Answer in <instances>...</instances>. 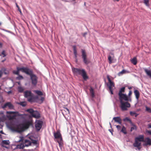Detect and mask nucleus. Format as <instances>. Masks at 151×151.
I'll return each mask as SVG.
<instances>
[{"mask_svg": "<svg viewBox=\"0 0 151 151\" xmlns=\"http://www.w3.org/2000/svg\"><path fill=\"white\" fill-rule=\"evenodd\" d=\"M131 63L134 65H136L137 63V58L136 57H134L131 60Z\"/></svg>", "mask_w": 151, "mask_h": 151, "instance_id": "cd10ccee", "label": "nucleus"}, {"mask_svg": "<svg viewBox=\"0 0 151 151\" xmlns=\"http://www.w3.org/2000/svg\"><path fill=\"white\" fill-rule=\"evenodd\" d=\"M110 54L111 55H110L112 56L113 58H114V54L112 52H110Z\"/></svg>", "mask_w": 151, "mask_h": 151, "instance_id": "3c124183", "label": "nucleus"}, {"mask_svg": "<svg viewBox=\"0 0 151 151\" xmlns=\"http://www.w3.org/2000/svg\"><path fill=\"white\" fill-rule=\"evenodd\" d=\"M31 116L36 118H39L40 117L39 112L37 111H34Z\"/></svg>", "mask_w": 151, "mask_h": 151, "instance_id": "f3484780", "label": "nucleus"}, {"mask_svg": "<svg viewBox=\"0 0 151 151\" xmlns=\"http://www.w3.org/2000/svg\"><path fill=\"white\" fill-rule=\"evenodd\" d=\"M133 146L134 147H137L139 150H140L141 148V147H140L141 146V143L135 139V141L133 144Z\"/></svg>", "mask_w": 151, "mask_h": 151, "instance_id": "ddd939ff", "label": "nucleus"}, {"mask_svg": "<svg viewBox=\"0 0 151 151\" xmlns=\"http://www.w3.org/2000/svg\"><path fill=\"white\" fill-rule=\"evenodd\" d=\"M90 92V96H91L92 98L94 97L95 95L94 94V91L93 89L91 87L89 89Z\"/></svg>", "mask_w": 151, "mask_h": 151, "instance_id": "4be33fe9", "label": "nucleus"}, {"mask_svg": "<svg viewBox=\"0 0 151 151\" xmlns=\"http://www.w3.org/2000/svg\"><path fill=\"white\" fill-rule=\"evenodd\" d=\"M2 146H3V147H5L4 146H3V145H2Z\"/></svg>", "mask_w": 151, "mask_h": 151, "instance_id": "69168bd1", "label": "nucleus"}, {"mask_svg": "<svg viewBox=\"0 0 151 151\" xmlns=\"http://www.w3.org/2000/svg\"><path fill=\"white\" fill-rule=\"evenodd\" d=\"M32 124V123L31 122L28 121L26 122L24 124H22L23 127L24 129V131L26 129H28L29 126Z\"/></svg>", "mask_w": 151, "mask_h": 151, "instance_id": "4468645a", "label": "nucleus"}, {"mask_svg": "<svg viewBox=\"0 0 151 151\" xmlns=\"http://www.w3.org/2000/svg\"><path fill=\"white\" fill-rule=\"evenodd\" d=\"M144 142L145 143V145H151V139L148 137L145 138Z\"/></svg>", "mask_w": 151, "mask_h": 151, "instance_id": "6ab92c4d", "label": "nucleus"}, {"mask_svg": "<svg viewBox=\"0 0 151 151\" xmlns=\"http://www.w3.org/2000/svg\"><path fill=\"white\" fill-rule=\"evenodd\" d=\"M131 125L133 127L131 128L130 131H132L134 130H136L137 129V127L133 123L132 124H131Z\"/></svg>", "mask_w": 151, "mask_h": 151, "instance_id": "c85d7f7f", "label": "nucleus"}, {"mask_svg": "<svg viewBox=\"0 0 151 151\" xmlns=\"http://www.w3.org/2000/svg\"><path fill=\"white\" fill-rule=\"evenodd\" d=\"M16 4L17 7L18 8V11L20 13H22V12H21V10L20 9L19 6L17 5V4Z\"/></svg>", "mask_w": 151, "mask_h": 151, "instance_id": "49530a36", "label": "nucleus"}, {"mask_svg": "<svg viewBox=\"0 0 151 151\" xmlns=\"http://www.w3.org/2000/svg\"><path fill=\"white\" fill-rule=\"evenodd\" d=\"M62 112L63 115H68L69 114V111L68 109L64 107L63 109L62 110Z\"/></svg>", "mask_w": 151, "mask_h": 151, "instance_id": "412c9836", "label": "nucleus"}, {"mask_svg": "<svg viewBox=\"0 0 151 151\" xmlns=\"http://www.w3.org/2000/svg\"><path fill=\"white\" fill-rule=\"evenodd\" d=\"M132 93V92L130 90L129 91V93L128 94V96H127V97L128 98V100L127 101H131V100L130 98V96L131 95Z\"/></svg>", "mask_w": 151, "mask_h": 151, "instance_id": "7c9ffc66", "label": "nucleus"}, {"mask_svg": "<svg viewBox=\"0 0 151 151\" xmlns=\"http://www.w3.org/2000/svg\"><path fill=\"white\" fill-rule=\"evenodd\" d=\"M12 93V92L11 91H9L8 92V94H10V93Z\"/></svg>", "mask_w": 151, "mask_h": 151, "instance_id": "13d9d810", "label": "nucleus"}, {"mask_svg": "<svg viewBox=\"0 0 151 151\" xmlns=\"http://www.w3.org/2000/svg\"><path fill=\"white\" fill-rule=\"evenodd\" d=\"M12 129L13 131L19 132H21L24 131V129L22 124H19L12 127Z\"/></svg>", "mask_w": 151, "mask_h": 151, "instance_id": "423d86ee", "label": "nucleus"}, {"mask_svg": "<svg viewBox=\"0 0 151 151\" xmlns=\"http://www.w3.org/2000/svg\"><path fill=\"white\" fill-rule=\"evenodd\" d=\"M125 87H123L120 88L118 94L119 96V99H123L125 101H127L128 100L127 96L123 93L125 91Z\"/></svg>", "mask_w": 151, "mask_h": 151, "instance_id": "f03ea898", "label": "nucleus"}, {"mask_svg": "<svg viewBox=\"0 0 151 151\" xmlns=\"http://www.w3.org/2000/svg\"><path fill=\"white\" fill-rule=\"evenodd\" d=\"M24 142L25 146L28 147L31 145V142L28 140L25 139Z\"/></svg>", "mask_w": 151, "mask_h": 151, "instance_id": "b1692460", "label": "nucleus"}, {"mask_svg": "<svg viewBox=\"0 0 151 151\" xmlns=\"http://www.w3.org/2000/svg\"><path fill=\"white\" fill-rule=\"evenodd\" d=\"M2 144L6 145L9 144V140H4L2 141Z\"/></svg>", "mask_w": 151, "mask_h": 151, "instance_id": "e433bc0d", "label": "nucleus"}, {"mask_svg": "<svg viewBox=\"0 0 151 151\" xmlns=\"http://www.w3.org/2000/svg\"><path fill=\"white\" fill-rule=\"evenodd\" d=\"M124 121H127L129 122L131 124H132V122L131 121V120L128 117H126L124 119H123Z\"/></svg>", "mask_w": 151, "mask_h": 151, "instance_id": "4c0bfd02", "label": "nucleus"}, {"mask_svg": "<svg viewBox=\"0 0 151 151\" xmlns=\"http://www.w3.org/2000/svg\"><path fill=\"white\" fill-rule=\"evenodd\" d=\"M120 104V108L121 110L123 111H126L127 110V108H129L130 107V103L127 101L124 102L123 99H119Z\"/></svg>", "mask_w": 151, "mask_h": 151, "instance_id": "39448f33", "label": "nucleus"}, {"mask_svg": "<svg viewBox=\"0 0 151 151\" xmlns=\"http://www.w3.org/2000/svg\"><path fill=\"white\" fill-rule=\"evenodd\" d=\"M3 74L2 71L0 70V78L1 77Z\"/></svg>", "mask_w": 151, "mask_h": 151, "instance_id": "09e8293b", "label": "nucleus"}, {"mask_svg": "<svg viewBox=\"0 0 151 151\" xmlns=\"http://www.w3.org/2000/svg\"><path fill=\"white\" fill-rule=\"evenodd\" d=\"M34 92L35 93L37 94L38 95L42 96L43 95V93L40 91L39 90H35Z\"/></svg>", "mask_w": 151, "mask_h": 151, "instance_id": "2f4dec72", "label": "nucleus"}, {"mask_svg": "<svg viewBox=\"0 0 151 151\" xmlns=\"http://www.w3.org/2000/svg\"><path fill=\"white\" fill-rule=\"evenodd\" d=\"M43 123V122L40 120H38L36 121L35 126L37 131H39L40 130L42 127Z\"/></svg>", "mask_w": 151, "mask_h": 151, "instance_id": "9b49d317", "label": "nucleus"}, {"mask_svg": "<svg viewBox=\"0 0 151 151\" xmlns=\"http://www.w3.org/2000/svg\"><path fill=\"white\" fill-rule=\"evenodd\" d=\"M6 114H17L18 113L17 111H7ZM16 115H14L12 116L10 115L7 116V117L10 120H13L14 119L16 118Z\"/></svg>", "mask_w": 151, "mask_h": 151, "instance_id": "9d476101", "label": "nucleus"}, {"mask_svg": "<svg viewBox=\"0 0 151 151\" xmlns=\"http://www.w3.org/2000/svg\"><path fill=\"white\" fill-rule=\"evenodd\" d=\"M25 147V146L24 145L20 144L17 145L16 147V148L19 149H23Z\"/></svg>", "mask_w": 151, "mask_h": 151, "instance_id": "bb28decb", "label": "nucleus"}, {"mask_svg": "<svg viewBox=\"0 0 151 151\" xmlns=\"http://www.w3.org/2000/svg\"><path fill=\"white\" fill-rule=\"evenodd\" d=\"M113 0L114 1H118L119 0Z\"/></svg>", "mask_w": 151, "mask_h": 151, "instance_id": "052dcab7", "label": "nucleus"}, {"mask_svg": "<svg viewBox=\"0 0 151 151\" xmlns=\"http://www.w3.org/2000/svg\"><path fill=\"white\" fill-rule=\"evenodd\" d=\"M135 139L139 142H144L145 140L144 136L143 135H139L138 137H136Z\"/></svg>", "mask_w": 151, "mask_h": 151, "instance_id": "dca6fc26", "label": "nucleus"}, {"mask_svg": "<svg viewBox=\"0 0 151 151\" xmlns=\"http://www.w3.org/2000/svg\"><path fill=\"white\" fill-rule=\"evenodd\" d=\"M108 81L109 82V84L107 85L109 89H111L112 88V87L114 86V84L113 82L111 81L110 78L109 76L107 77Z\"/></svg>", "mask_w": 151, "mask_h": 151, "instance_id": "2eb2a0df", "label": "nucleus"}, {"mask_svg": "<svg viewBox=\"0 0 151 151\" xmlns=\"http://www.w3.org/2000/svg\"><path fill=\"white\" fill-rule=\"evenodd\" d=\"M25 97L28 98V101L29 102L32 101L33 99L32 94L30 91H26L24 92Z\"/></svg>", "mask_w": 151, "mask_h": 151, "instance_id": "6e6552de", "label": "nucleus"}, {"mask_svg": "<svg viewBox=\"0 0 151 151\" xmlns=\"http://www.w3.org/2000/svg\"><path fill=\"white\" fill-rule=\"evenodd\" d=\"M18 91L19 92L22 93L24 89L23 87L21 86H19L18 88Z\"/></svg>", "mask_w": 151, "mask_h": 151, "instance_id": "c9c22d12", "label": "nucleus"}, {"mask_svg": "<svg viewBox=\"0 0 151 151\" xmlns=\"http://www.w3.org/2000/svg\"><path fill=\"white\" fill-rule=\"evenodd\" d=\"M20 105L23 106H25L26 105V103L24 102H20L19 103Z\"/></svg>", "mask_w": 151, "mask_h": 151, "instance_id": "37998d69", "label": "nucleus"}, {"mask_svg": "<svg viewBox=\"0 0 151 151\" xmlns=\"http://www.w3.org/2000/svg\"><path fill=\"white\" fill-rule=\"evenodd\" d=\"M144 71L147 74V75L151 78V71L150 70H148L146 69H144Z\"/></svg>", "mask_w": 151, "mask_h": 151, "instance_id": "a878e982", "label": "nucleus"}, {"mask_svg": "<svg viewBox=\"0 0 151 151\" xmlns=\"http://www.w3.org/2000/svg\"><path fill=\"white\" fill-rule=\"evenodd\" d=\"M1 135L0 134V138H1Z\"/></svg>", "mask_w": 151, "mask_h": 151, "instance_id": "e2e57ef3", "label": "nucleus"}, {"mask_svg": "<svg viewBox=\"0 0 151 151\" xmlns=\"http://www.w3.org/2000/svg\"><path fill=\"white\" fill-rule=\"evenodd\" d=\"M32 143H33V144L35 145H36L37 144V140H32Z\"/></svg>", "mask_w": 151, "mask_h": 151, "instance_id": "a18cd8bd", "label": "nucleus"}, {"mask_svg": "<svg viewBox=\"0 0 151 151\" xmlns=\"http://www.w3.org/2000/svg\"><path fill=\"white\" fill-rule=\"evenodd\" d=\"M29 68L27 67H22V68H17V70H13V73L14 74L17 75H19V71H21L22 72L26 74L27 73Z\"/></svg>", "mask_w": 151, "mask_h": 151, "instance_id": "0eeeda50", "label": "nucleus"}, {"mask_svg": "<svg viewBox=\"0 0 151 151\" xmlns=\"http://www.w3.org/2000/svg\"><path fill=\"white\" fill-rule=\"evenodd\" d=\"M121 132L124 133V134H126L127 133V131H126V128L125 127L123 126L121 130Z\"/></svg>", "mask_w": 151, "mask_h": 151, "instance_id": "f704fd0d", "label": "nucleus"}, {"mask_svg": "<svg viewBox=\"0 0 151 151\" xmlns=\"http://www.w3.org/2000/svg\"><path fill=\"white\" fill-rule=\"evenodd\" d=\"M54 136L55 138L57 139V142L59 144V146L61 147L63 144V139L62 135L59 131H57L56 132L54 133Z\"/></svg>", "mask_w": 151, "mask_h": 151, "instance_id": "20e7f679", "label": "nucleus"}, {"mask_svg": "<svg viewBox=\"0 0 151 151\" xmlns=\"http://www.w3.org/2000/svg\"><path fill=\"white\" fill-rule=\"evenodd\" d=\"M73 53L75 56V58L76 59L77 58V51L76 49V47L75 45L73 46Z\"/></svg>", "mask_w": 151, "mask_h": 151, "instance_id": "5701e85b", "label": "nucleus"}, {"mask_svg": "<svg viewBox=\"0 0 151 151\" xmlns=\"http://www.w3.org/2000/svg\"><path fill=\"white\" fill-rule=\"evenodd\" d=\"M114 58H113L112 56L109 55L108 57V60L109 61V63L111 64L112 63Z\"/></svg>", "mask_w": 151, "mask_h": 151, "instance_id": "c756f323", "label": "nucleus"}, {"mask_svg": "<svg viewBox=\"0 0 151 151\" xmlns=\"http://www.w3.org/2000/svg\"><path fill=\"white\" fill-rule=\"evenodd\" d=\"M148 128H151V124H149L148 125Z\"/></svg>", "mask_w": 151, "mask_h": 151, "instance_id": "864d4df0", "label": "nucleus"}, {"mask_svg": "<svg viewBox=\"0 0 151 151\" xmlns=\"http://www.w3.org/2000/svg\"><path fill=\"white\" fill-rule=\"evenodd\" d=\"M130 114L132 116H134L135 117H136L138 115V114L134 111H130Z\"/></svg>", "mask_w": 151, "mask_h": 151, "instance_id": "72a5a7b5", "label": "nucleus"}, {"mask_svg": "<svg viewBox=\"0 0 151 151\" xmlns=\"http://www.w3.org/2000/svg\"><path fill=\"white\" fill-rule=\"evenodd\" d=\"M8 107L9 109H14V106L10 102H7L5 103L2 106L3 109Z\"/></svg>", "mask_w": 151, "mask_h": 151, "instance_id": "f8f14e48", "label": "nucleus"}, {"mask_svg": "<svg viewBox=\"0 0 151 151\" xmlns=\"http://www.w3.org/2000/svg\"><path fill=\"white\" fill-rule=\"evenodd\" d=\"M26 74L30 76L32 81V84L34 85H36L37 83V77L35 75L33 74L32 70L28 69Z\"/></svg>", "mask_w": 151, "mask_h": 151, "instance_id": "7ed1b4c3", "label": "nucleus"}, {"mask_svg": "<svg viewBox=\"0 0 151 151\" xmlns=\"http://www.w3.org/2000/svg\"><path fill=\"white\" fill-rule=\"evenodd\" d=\"M147 133H148V134H149L151 135V130L147 131Z\"/></svg>", "mask_w": 151, "mask_h": 151, "instance_id": "603ef678", "label": "nucleus"}, {"mask_svg": "<svg viewBox=\"0 0 151 151\" xmlns=\"http://www.w3.org/2000/svg\"><path fill=\"white\" fill-rule=\"evenodd\" d=\"M109 91L110 92V93L111 94H113V91L112 90V88H111V89H109Z\"/></svg>", "mask_w": 151, "mask_h": 151, "instance_id": "8fccbe9b", "label": "nucleus"}, {"mask_svg": "<svg viewBox=\"0 0 151 151\" xmlns=\"http://www.w3.org/2000/svg\"><path fill=\"white\" fill-rule=\"evenodd\" d=\"M82 58L84 63L86 64H88L89 63V60L87 58V56L86 51L85 50L81 49Z\"/></svg>", "mask_w": 151, "mask_h": 151, "instance_id": "1a4fd4ad", "label": "nucleus"}, {"mask_svg": "<svg viewBox=\"0 0 151 151\" xmlns=\"http://www.w3.org/2000/svg\"><path fill=\"white\" fill-rule=\"evenodd\" d=\"M128 88L129 89H132V87H128Z\"/></svg>", "mask_w": 151, "mask_h": 151, "instance_id": "bf43d9fd", "label": "nucleus"}, {"mask_svg": "<svg viewBox=\"0 0 151 151\" xmlns=\"http://www.w3.org/2000/svg\"><path fill=\"white\" fill-rule=\"evenodd\" d=\"M44 100V98L43 97H42L41 99V100L42 102Z\"/></svg>", "mask_w": 151, "mask_h": 151, "instance_id": "5fc2aeb1", "label": "nucleus"}, {"mask_svg": "<svg viewBox=\"0 0 151 151\" xmlns=\"http://www.w3.org/2000/svg\"><path fill=\"white\" fill-rule=\"evenodd\" d=\"M1 89V87L0 86V90Z\"/></svg>", "mask_w": 151, "mask_h": 151, "instance_id": "338daca9", "label": "nucleus"}, {"mask_svg": "<svg viewBox=\"0 0 151 151\" xmlns=\"http://www.w3.org/2000/svg\"><path fill=\"white\" fill-rule=\"evenodd\" d=\"M126 72V71L124 70H122L121 71L119 72L118 73V75L119 76H120L122 75L125 73Z\"/></svg>", "mask_w": 151, "mask_h": 151, "instance_id": "a19ab883", "label": "nucleus"}, {"mask_svg": "<svg viewBox=\"0 0 151 151\" xmlns=\"http://www.w3.org/2000/svg\"><path fill=\"white\" fill-rule=\"evenodd\" d=\"M134 92L136 99H138L139 96V91L136 90L134 91Z\"/></svg>", "mask_w": 151, "mask_h": 151, "instance_id": "393cba45", "label": "nucleus"}, {"mask_svg": "<svg viewBox=\"0 0 151 151\" xmlns=\"http://www.w3.org/2000/svg\"><path fill=\"white\" fill-rule=\"evenodd\" d=\"M26 111L28 112V113H30L32 115V114L34 112V111L32 109H27Z\"/></svg>", "mask_w": 151, "mask_h": 151, "instance_id": "473e14b6", "label": "nucleus"}, {"mask_svg": "<svg viewBox=\"0 0 151 151\" xmlns=\"http://www.w3.org/2000/svg\"><path fill=\"white\" fill-rule=\"evenodd\" d=\"M17 83H18V84L19 85L20 84V82H17Z\"/></svg>", "mask_w": 151, "mask_h": 151, "instance_id": "680f3d73", "label": "nucleus"}, {"mask_svg": "<svg viewBox=\"0 0 151 151\" xmlns=\"http://www.w3.org/2000/svg\"><path fill=\"white\" fill-rule=\"evenodd\" d=\"M146 110L149 112L151 113V109L149 108L146 107Z\"/></svg>", "mask_w": 151, "mask_h": 151, "instance_id": "c03bdc74", "label": "nucleus"}, {"mask_svg": "<svg viewBox=\"0 0 151 151\" xmlns=\"http://www.w3.org/2000/svg\"><path fill=\"white\" fill-rule=\"evenodd\" d=\"M6 119V117L5 115L2 113H0V122H4Z\"/></svg>", "mask_w": 151, "mask_h": 151, "instance_id": "aec40b11", "label": "nucleus"}, {"mask_svg": "<svg viewBox=\"0 0 151 151\" xmlns=\"http://www.w3.org/2000/svg\"><path fill=\"white\" fill-rule=\"evenodd\" d=\"M38 98V96H37L36 98Z\"/></svg>", "mask_w": 151, "mask_h": 151, "instance_id": "774afa93", "label": "nucleus"}, {"mask_svg": "<svg viewBox=\"0 0 151 151\" xmlns=\"http://www.w3.org/2000/svg\"><path fill=\"white\" fill-rule=\"evenodd\" d=\"M116 127L118 130H120L121 129V127L119 125H117Z\"/></svg>", "mask_w": 151, "mask_h": 151, "instance_id": "de8ad7c7", "label": "nucleus"}, {"mask_svg": "<svg viewBox=\"0 0 151 151\" xmlns=\"http://www.w3.org/2000/svg\"><path fill=\"white\" fill-rule=\"evenodd\" d=\"M143 3L147 6H149V0H144L143 1Z\"/></svg>", "mask_w": 151, "mask_h": 151, "instance_id": "58836bf2", "label": "nucleus"}, {"mask_svg": "<svg viewBox=\"0 0 151 151\" xmlns=\"http://www.w3.org/2000/svg\"><path fill=\"white\" fill-rule=\"evenodd\" d=\"M113 120L116 122H117L120 124L122 123V119L119 117H114Z\"/></svg>", "mask_w": 151, "mask_h": 151, "instance_id": "a211bd4d", "label": "nucleus"}, {"mask_svg": "<svg viewBox=\"0 0 151 151\" xmlns=\"http://www.w3.org/2000/svg\"><path fill=\"white\" fill-rule=\"evenodd\" d=\"M4 60H2V62H4Z\"/></svg>", "mask_w": 151, "mask_h": 151, "instance_id": "0e129e2a", "label": "nucleus"}, {"mask_svg": "<svg viewBox=\"0 0 151 151\" xmlns=\"http://www.w3.org/2000/svg\"><path fill=\"white\" fill-rule=\"evenodd\" d=\"M6 54L5 51L4 50H3L0 56H2L3 57H4L6 56Z\"/></svg>", "mask_w": 151, "mask_h": 151, "instance_id": "ea45409f", "label": "nucleus"}, {"mask_svg": "<svg viewBox=\"0 0 151 151\" xmlns=\"http://www.w3.org/2000/svg\"><path fill=\"white\" fill-rule=\"evenodd\" d=\"M18 76H19L16 78L17 79L21 80L23 79V77L22 76L20 75H19Z\"/></svg>", "mask_w": 151, "mask_h": 151, "instance_id": "79ce46f5", "label": "nucleus"}, {"mask_svg": "<svg viewBox=\"0 0 151 151\" xmlns=\"http://www.w3.org/2000/svg\"><path fill=\"white\" fill-rule=\"evenodd\" d=\"M0 132L2 134H4V133L2 131H0Z\"/></svg>", "mask_w": 151, "mask_h": 151, "instance_id": "6e6d98bb", "label": "nucleus"}, {"mask_svg": "<svg viewBox=\"0 0 151 151\" xmlns=\"http://www.w3.org/2000/svg\"><path fill=\"white\" fill-rule=\"evenodd\" d=\"M72 69L74 74L76 75H81L84 80H86L88 78L86 72L84 69L74 68H72Z\"/></svg>", "mask_w": 151, "mask_h": 151, "instance_id": "f257e3e1", "label": "nucleus"}, {"mask_svg": "<svg viewBox=\"0 0 151 151\" xmlns=\"http://www.w3.org/2000/svg\"><path fill=\"white\" fill-rule=\"evenodd\" d=\"M2 47V44L1 43H0V47Z\"/></svg>", "mask_w": 151, "mask_h": 151, "instance_id": "4d7b16f0", "label": "nucleus"}]
</instances>
